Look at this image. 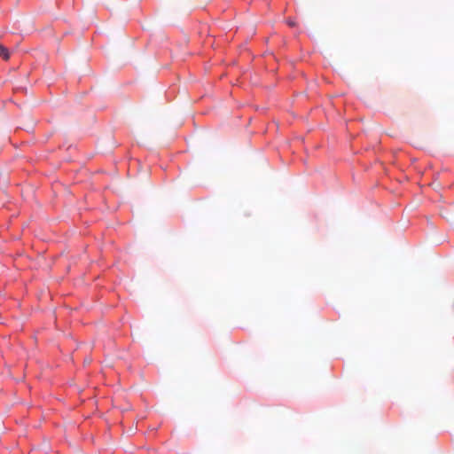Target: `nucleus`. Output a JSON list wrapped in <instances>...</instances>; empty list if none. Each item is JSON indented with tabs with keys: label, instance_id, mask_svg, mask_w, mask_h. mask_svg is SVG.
Segmentation results:
<instances>
[{
	"label": "nucleus",
	"instance_id": "f257e3e1",
	"mask_svg": "<svg viewBox=\"0 0 454 454\" xmlns=\"http://www.w3.org/2000/svg\"><path fill=\"white\" fill-rule=\"evenodd\" d=\"M0 57L3 58L4 60H8L10 58L8 49L2 44H0Z\"/></svg>",
	"mask_w": 454,
	"mask_h": 454
},
{
	"label": "nucleus",
	"instance_id": "f03ea898",
	"mask_svg": "<svg viewBox=\"0 0 454 454\" xmlns=\"http://www.w3.org/2000/svg\"><path fill=\"white\" fill-rule=\"evenodd\" d=\"M288 25L291 26V27H294L295 25V23L294 21H288Z\"/></svg>",
	"mask_w": 454,
	"mask_h": 454
}]
</instances>
